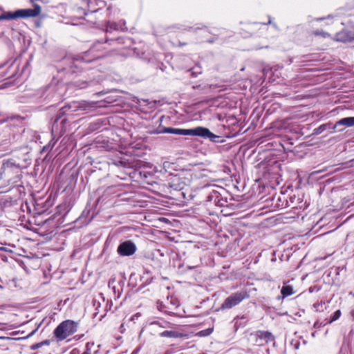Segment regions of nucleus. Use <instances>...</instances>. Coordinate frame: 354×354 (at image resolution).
<instances>
[{"mask_svg":"<svg viewBox=\"0 0 354 354\" xmlns=\"http://www.w3.org/2000/svg\"><path fill=\"white\" fill-rule=\"evenodd\" d=\"M341 310H336L331 316V319L328 322V324H331L333 323V322L337 320L339 317L341 316Z\"/></svg>","mask_w":354,"mask_h":354,"instance_id":"14","label":"nucleus"},{"mask_svg":"<svg viewBox=\"0 0 354 354\" xmlns=\"http://www.w3.org/2000/svg\"><path fill=\"white\" fill-rule=\"evenodd\" d=\"M139 351V348H137L133 351L131 354H138Z\"/></svg>","mask_w":354,"mask_h":354,"instance_id":"18","label":"nucleus"},{"mask_svg":"<svg viewBox=\"0 0 354 354\" xmlns=\"http://www.w3.org/2000/svg\"><path fill=\"white\" fill-rule=\"evenodd\" d=\"M82 354H90L88 351H85L84 353Z\"/></svg>","mask_w":354,"mask_h":354,"instance_id":"20","label":"nucleus"},{"mask_svg":"<svg viewBox=\"0 0 354 354\" xmlns=\"http://www.w3.org/2000/svg\"><path fill=\"white\" fill-rule=\"evenodd\" d=\"M77 323L68 319L59 324L54 330L55 336L59 340H64L77 331Z\"/></svg>","mask_w":354,"mask_h":354,"instance_id":"3","label":"nucleus"},{"mask_svg":"<svg viewBox=\"0 0 354 354\" xmlns=\"http://www.w3.org/2000/svg\"><path fill=\"white\" fill-rule=\"evenodd\" d=\"M49 344L47 340H46V341H44V342H39V343L32 345V348L37 349V348L41 347L44 344Z\"/></svg>","mask_w":354,"mask_h":354,"instance_id":"16","label":"nucleus"},{"mask_svg":"<svg viewBox=\"0 0 354 354\" xmlns=\"http://www.w3.org/2000/svg\"><path fill=\"white\" fill-rule=\"evenodd\" d=\"M168 184L169 187L174 190H182L187 184V180L185 177L180 176L178 174L171 175Z\"/></svg>","mask_w":354,"mask_h":354,"instance_id":"6","label":"nucleus"},{"mask_svg":"<svg viewBox=\"0 0 354 354\" xmlns=\"http://www.w3.org/2000/svg\"><path fill=\"white\" fill-rule=\"evenodd\" d=\"M255 344L257 346H264L270 342H272L274 340V337L272 334L268 331H257L254 334L252 335Z\"/></svg>","mask_w":354,"mask_h":354,"instance_id":"5","label":"nucleus"},{"mask_svg":"<svg viewBox=\"0 0 354 354\" xmlns=\"http://www.w3.org/2000/svg\"><path fill=\"white\" fill-rule=\"evenodd\" d=\"M336 40L342 42H351L354 40V26L351 30H342L337 33Z\"/></svg>","mask_w":354,"mask_h":354,"instance_id":"9","label":"nucleus"},{"mask_svg":"<svg viewBox=\"0 0 354 354\" xmlns=\"http://www.w3.org/2000/svg\"><path fill=\"white\" fill-rule=\"evenodd\" d=\"M315 35H321L323 37H326L327 36H329V34H328L327 32H323V31H316L315 32Z\"/></svg>","mask_w":354,"mask_h":354,"instance_id":"17","label":"nucleus"},{"mask_svg":"<svg viewBox=\"0 0 354 354\" xmlns=\"http://www.w3.org/2000/svg\"><path fill=\"white\" fill-rule=\"evenodd\" d=\"M202 73L201 68L200 67H194L192 69V75L194 77H196L198 74Z\"/></svg>","mask_w":354,"mask_h":354,"instance_id":"15","label":"nucleus"},{"mask_svg":"<svg viewBox=\"0 0 354 354\" xmlns=\"http://www.w3.org/2000/svg\"><path fill=\"white\" fill-rule=\"evenodd\" d=\"M163 133H172V134H176V135H191V136H201L205 138H209L211 140L214 141V139L218 138L217 136L214 135L213 133H212L208 129L202 127H198L194 129H176V128H165V129L162 131Z\"/></svg>","mask_w":354,"mask_h":354,"instance_id":"1","label":"nucleus"},{"mask_svg":"<svg viewBox=\"0 0 354 354\" xmlns=\"http://www.w3.org/2000/svg\"><path fill=\"white\" fill-rule=\"evenodd\" d=\"M118 252L121 256H131L136 251V245L131 241H125L119 245Z\"/></svg>","mask_w":354,"mask_h":354,"instance_id":"7","label":"nucleus"},{"mask_svg":"<svg viewBox=\"0 0 354 354\" xmlns=\"http://www.w3.org/2000/svg\"><path fill=\"white\" fill-rule=\"evenodd\" d=\"M78 104H79L78 107L82 109L83 110H86V109H87V108L95 106L96 103L94 102H89L83 101V102H79Z\"/></svg>","mask_w":354,"mask_h":354,"instance_id":"13","label":"nucleus"},{"mask_svg":"<svg viewBox=\"0 0 354 354\" xmlns=\"http://www.w3.org/2000/svg\"><path fill=\"white\" fill-rule=\"evenodd\" d=\"M41 8L35 4L33 9H19L15 12H4L0 15V21L15 20L18 18L34 17L39 15Z\"/></svg>","mask_w":354,"mask_h":354,"instance_id":"2","label":"nucleus"},{"mask_svg":"<svg viewBox=\"0 0 354 354\" xmlns=\"http://www.w3.org/2000/svg\"><path fill=\"white\" fill-rule=\"evenodd\" d=\"M160 336L162 337L180 338L183 337V334L175 330H165L160 333Z\"/></svg>","mask_w":354,"mask_h":354,"instance_id":"12","label":"nucleus"},{"mask_svg":"<svg viewBox=\"0 0 354 354\" xmlns=\"http://www.w3.org/2000/svg\"><path fill=\"white\" fill-rule=\"evenodd\" d=\"M295 293L294 288L290 285H287L284 283L281 290V295L277 297V299H283L287 297H289Z\"/></svg>","mask_w":354,"mask_h":354,"instance_id":"11","label":"nucleus"},{"mask_svg":"<svg viewBox=\"0 0 354 354\" xmlns=\"http://www.w3.org/2000/svg\"><path fill=\"white\" fill-rule=\"evenodd\" d=\"M248 297L249 294L245 290L234 292L225 299L221 305V308L230 309Z\"/></svg>","mask_w":354,"mask_h":354,"instance_id":"4","label":"nucleus"},{"mask_svg":"<svg viewBox=\"0 0 354 354\" xmlns=\"http://www.w3.org/2000/svg\"><path fill=\"white\" fill-rule=\"evenodd\" d=\"M354 127V117H346L336 122L333 129L338 132H342L344 130L345 127Z\"/></svg>","mask_w":354,"mask_h":354,"instance_id":"8","label":"nucleus"},{"mask_svg":"<svg viewBox=\"0 0 354 354\" xmlns=\"http://www.w3.org/2000/svg\"><path fill=\"white\" fill-rule=\"evenodd\" d=\"M2 171L5 176H6L11 171L18 173L19 171V167L12 160H8L3 162L2 166Z\"/></svg>","mask_w":354,"mask_h":354,"instance_id":"10","label":"nucleus"},{"mask_svg":"<svg viewBox=\"0 0 354 354\" xmlns=\"http://www.w3.org/2000/svg\"><path fill=\"white\" fill-rule=\"evenodd\" d=\"M351 315H352V316L354 317V309L352 310V312H351Z\"/></svg>","mask_w":354,"mask_h":354,"instance_id":"19","label":"nucleus"}]
</instances>
